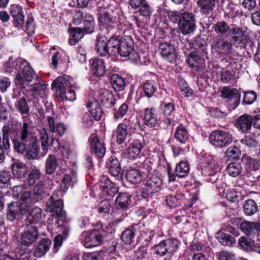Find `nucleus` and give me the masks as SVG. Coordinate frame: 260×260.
I'll list each match as a JSON object with an SVG mask.
<instances>
[{
  "label": "nucleus",
  "instance_id": "obj_37",
  "mask_svg": "<svg viewBox=\"0 0 260 260\" xmlns=\"http://www.w3.org/2000/svg\"><path fill=\"white\" fill-rule=\"evenodd\" d=\"M246 170L248 172L256 171L260 167V160L255 159L249 156L244 158Z\"/></svg>",
  "mask_w": 260,
  "mask_h": 260
},
{
  "label": "nucleus",
  "instance_id": "obj_26",
  "mask_svg": "<svg viewBox=\"0 0 260 260\" xmlns=\"http://www.w3.org/2000/svg\"><path fill=\"white\" fill-rule=\"evenodd\" d=\"M144 123L149 127L155 125L157 122V115L153 108H146L144 114Z\"/></svg>",
  "mask_w": 260,
  "mask_h": 260
},
{
  "label": "nucleus",
  "instance_id": "obj_8",
  "mask_svg": "<svg viewBox=\"0 0 260 260\" xmlns=\"http://www.w3.org/2000/svg\"><path fill=\"white\" fill-rule=\"evenodd\" d=\"M63 202L61 200H56L53 196H51L47 203L46 211L53 213V215L58 217L57 224L58 226H62L66 220V213L62 210Z\"/></svg>",
  "mask_w": 260,
  "mask_h": 260
},
{
  "label": "nucleus",
  "instance_id": "obj_13",
  "mask_svg": "<svg viewBox=\"0 0 260 260\" xmlns=\"http://www.w3.org/2000/svg\"><path fill=\"white\" fill-rule=\"evenodd\" d=\"M162 185V182L159 177L152 176L149 178L145 184L143 193L146 196H149L153 193L159 191Z\"/></svg>",
  "mask_w": 260,
  "mask_h": 260
},
{
  "label": "nucleus",
  "instance_id": "obj_59",
  "mask_svg": "<svg viewBox=\"0 0 260 260\" xmlns=\"http://www.w3.org/2000/svg\"><path fill=\"white\" fill-rule=\"evenodd\" d=\"M41 173L37 169H32L28 175V182L30 185H33L40 178Z\"/></svg>",
  "mask_w": 260,
  "mask_h": 260
},
{
  "label": "nucleus",
  "instance_id": "obj_57",
  "mask_svg": "<svg viewBox=\"0 0 260 260\" xmlns=\"http://www.w3.org/2000/svg\"><path fill=\"white\" fill-rule=\"evenodd\" d=\"M200 61L201 60L200 59L199 60H198L197 55L193 52H191L190 54L186 60L190 68L197 70L200 63Z\"/></svg>",
  "mask_w": 260,
  "mask_h": 260
},
{
  "label": "nucleus",
  "instance_id": "obj_50",
  "mask_svg": "<svg viewBox=\"0 0 260 260\" xmlns=\"http://www.w3.org/2000/svg\"><path fill=\"white\" fill-rule=\"evenodd\" d=\"M70 231L69 228H66L62 235L58 234L54 238V247L55 248H57L61 245L63 240H66L68 238Z\"/></svg>",
  "mask_w": 260,
  "mask_h": 260
},
{
  "label": "nucleus",
  "instance_id": "obj_61",
  "mask_svg": "<svg viewBox=\"0 0 260 260\" xmlns=\"http://www.w3.org/2000/svg\"><path fill=\"white\" fill-rule=\"evenodd\" d=\"M256 99V93L253 91L245 92L243 103L245 104L250 105L252 104Z\"/></svg>",
  "mask_w": 260,
  "mask_h": 260
},
{
  "label": "nucleus",
  "instance_id": "obj_27",
  "mask_svg": "<svg viewBox=\"0 0 260 260\" xmlns=\"http://www.w3.org/2000/svg\"><path fill=\"white\" fill-rule=\"evenodd\" d=\"M217 0H197V5L200 11L204 14H208L215 8Z\"/></svg>",
  "mask_w": 260,
  "mask_h": 260
},
{
  "label": "nucleus",
  "instance_id": "obj_31",
  "mask_svg": "<svg viewBox=\"0 0 260 260\" xmlns=\"http://www.w3.org/2000/svg\"><path fill=\"white\" fill-rule=\"evenodd\" d=\"M174 137L178 142L185 144L189 139V134L186 127L180 124L176 128Z\"/></svg>",
  "mask_w": 260,
  "mask_h": 260
},
{
  "label": "nucleus",
  "instance_id": "obj_33",
  "mask_svg": "<svg viewBox=\"0 0 260 260\" xmlns=\"http://www.w3.org/2000/svg\"><path fill=\"white\" fill-rule=\"evenodd\" d=\"M127 180L133 184L140 183L142 179V174L138 170L131 168L126 172Z\"/></svg>",
  "mask_w": 260,
  "mask_h": 260
},
{
  "label": "nucleus",
  "instance_id": "obj_64",
  "mask_svg": "<svg viewBox=\"0 0 260 260\" xmlns=\"http://www.w3.org/2000/svg\"><path fill=\"white\" fill-rule=\"evenodd\" d=\"M101 258V253L99 251L85 253L82 256L83 260H100Z\"/></svg>",
  "mask_w": 260,
  "mask_h": 260
},
{
  "label": "nucleus",
  "instance_id": "obj_3",
  "mask_svg": "<svg viewBox=\"0 0 260 260\" xmlns=\"http://www.w3.org/2000/svg\"><path fill=\"white\" fill-rule=\"evenodd\" d=\"M5 72L14 73L13 76L18 81H32L41 79L39 76L35 73L29 62L22 58H18L14 60L10 57L8 61L4 66Z\"/></svg>",
  "mask_w": 260,
  "mask_h": 260
},
{
  "label": "nucleus",
  "instance_id": "obj_55",
  "mask_svg": "<svg viewBox=\"0 0 260 260\" xmlns=\"http://www.w3.org/2000/svg\"><path fill=\"white\" fill-rule=\"evenodd\" d=\"M128 108V107L126 104H122L118 110H115L114 119L115 120H118L119 119L122 118L126 113Z\"/></svg>",
  "mask_w": 260,
  "mask_h": 260
},
{
  "label": "nucleus",
  "instance_id": "obj_62",
  "mask_svg": "<svg viewBox=\"0 0 260 260\" xmlns=\"http://www.w3.org/2000/svg\"><path fill=\"white\" fill-rule=\"evenodd\" d=\"M140 7L139 13L140 15L145 17L151 15L152 12V8L146 1Z\"/></svg>",
  "mask_w": 260,
  "mask_h": 260
},
{
  "label": "nucleus",
  "instance_id": "obj_41",
  "mask_svg": "<svg viewBox=\"0 0 260 260\" xmlns=\"http://www.w3.org/2000/svg\"><path fill=\"white\" fill-rule=\"evenodd\" d=\"M243 210L246 215H252L257 212V206L254 201L249 199L244 202Z\"/></svg>",
  "mask_w": 260,
  "mask_h": 260
},
{
  "label": "nucleus",
  "instance_id": "obj_20",
  "mask_svg": "<svg viewBox=\"0 0 260 260\" xmlns=\"http://www.w3.org/2000/svg\"><path fill=\"white\" fill-rule=\"evenodd\" d=\"M143 148L141 142L138 140H134L126 150L125 154L131 159L136 158L140 153Z\"/></svg>",
  "mask_w": 260,
  "mask_h": 260
},
{
  "label": "nucleus",
  "instance_id": "obj_35",
  "mask_svg": "<svg viewBox=\"0 0 260 260\" xmlns=\"http://www.w3.org/2000/svg\"><path fill=\"white\" fill-rule=\"evenodd\" d=\"M107 166L111 174L114 176H118L121 172L119 161L116 157H111Z\"/></svg>",
  "mask_w": 260,
  "mask_h": 260
},
{
  "label": "nucleus",
  "instance_id": "obj_10",
  "mask_svg": "<svg viewBox=\"0 0 260 260\" xmlns=\"http://www.w3.org/2000/svg\"><path fill=\"white\" fill-rule=\"evenodd\" d=\"M24 217H26V216H24ZM25 222L26 229H25L24 231L20 235L19 241L22 245L29 246L35 242L38 238V231L36 226L34 225L37 223L38 222L29 223L27 222L26 218H25Z\"/></svg>",
  "mask_w": 260,
  "mask_h": 260
},
{
  "label": "nucleus",
  "instance_id": "obj_53",
  "mask_svg": "<svg viewBox=\"0 0 260 260\" xmlns=\"http://www.w3.org/2000/svg\"><path fill=\"white\" fill-rule=\"evenodd\" d=\"M46 88L45 84L42 82H37L35 83L31 87L32 94L34 96L42 95Z\"/></svg>",
  "mask_w": 260,
  "mask_h": 260
},
{
  "label": "nucleus",
  "instance_id": "obj_47",
  "mask_svg": "<svg viewBox=\"0 0 260 260\" xmlns=\"http://www.w3.org/2000/svg\"><path fill=\"white\" fill-rule=\"evenodd\" d=\"M11 174L10 172L3 171L0 172V187L8 188L10 187Z\"/></svg>",
  "mask_w": 260,
  "mask_h": 260
},
{
  "label": "nucleus",
  "instance_id": "obj_51",
  "mask_svg": "<svg viewBox=\"0 0 260 260\" xmlns=\"http://www.w3.org/2000/svg\"><path fill=\"white\" fill-rule=\"evenodd\" d=\"M152 249L154 250V253L159 256H163L168 254L164 240L154 245Z\"/></svg>",
  "mask_w": 260,
  "mask_h": 260
},
{
  "label": "nucleus",
  "instance_id": "obj_48",
  "mask_svg": "<svg viewBox=\"0 0 260 260\" xmlns=\"http://www.w3.org/2000/svg\"><path fill=\"white\" fill-rule=\"evenodd\" d=\"M214 31L219 36L226 34L230 30V26L224 21L217 22L213 27Z\"/></svg>",
  "mask_w": 260,
  "mask_h": 260
},
{
  "label": "nucleus",
  "instance_id": "obj_39",
  "mask_svg": "<svg viewBox=\"0 0 260 260\" xmlns=\"http://www.w3.org/2000/svg\"><path fill=\"white\" fill-rule=\"evenodd\" d=\"M72 35L70 39V44L72 45H76L84 36V31L79 27H73L70 30Z\"/></svg>",
  "mask_w": 260,
  "mask_h": 260
},
{
  "label": "nucleus",
  "instance_id": "obj_22",
  "mask_svg": "<svg viewBox=\"0 0 260 260\" xmlns=\"http://www.w3.org/2000/svg\"><path fill=\"white\" fill-rule=\"evenodd\" d=\"M98 92L99 99L103 106L107 108H111L114 105V99L111 92L105 89H100Z\"/></svg>",
  "mask_w": 260,
  "mask_h": 260
},
{
  "label": "nucleus",
  "instance_id": "obj_58",
  "mask_svg": "<svg viewBox=\"0 0 260 260\" xmlns=\"http://www.w3.org/2000/svg\"><path fill=\"white\" fill-rule=\"evenodd\" d=\"M240 92L236 88H231L229 87H224L221 90V96L224 99L228 100L231 97L235 95V93H238Z\"/></svg>",
  "mask_w": 260,
  "mask_h": 260
},
{
  "label": "nucleus",
  "instance_id": "obj_40",
  "mask_svg": "<svg viewBox=\"0 0 260 260\" xmlns=\"http://www.w3.org/2000/svg\"><path fill=\"white\" fill-rule=\"evenodd\" d=\"M83 31L85 34H90L94 31V20L92 16L86 14L83 20Z\"/></svg>",
  "mask_w": 260,
  "mask_h": 260
},
{
  "label": "nucleus",
  "instance_id": "obj_5",
  "mask_svg": "<svg viewBox=\"0 0 260 260\" xmlns=\"http://www.w3.org/2000/svg\"><path fill=\"white\" fill-rule=\"evenodd\" d=\"M46 189L42 181H39L35 186L33 193L30 191L25 192L21 196V204L20 205V213L24 214L29 213L32 207V204L38 202L42 195L45 192Z\"/></svg>",
  "mask_w": 260,
  "mask_h": 260
},
{
  "label": "nucleus",
  "instance_id": "obj_19",
  "mask_svg": "<svg viewBox=\"0 0 260 260\" xmlns=\"http://www.w3.org/2000/svg\"><path fill=\"white\" fill-rule=\"evenodd\" d=\"M139 224H133L123 231L121 236V239L125 244L128 245L133 242L137 232L139 229Z\"/></svg>",
  "mask_w": 260,
  "mask_h": 260
},
{
  "label": "nucleus",
  "instance_id": "obj_17",
  "mask_svg": "<svg viewBox=\"0 0 260 260\" xmlns=\"http://www.w3.org/2000/svg\"><path fill=\"white\" fill-rule=\"evenodd\" d=\"M159 50L161 55L171 63L175 61L176 55L174 47L170 43L164 42L159 45Z\"/></svg>",
  "mask_w": 260,
  "mask_h": 260
},
{
  "label": "nucleus",
  "instance_id": "obj_4",
  "mask_svg": "<svg viewBox=\"0 0 260 260\" xmlns=\"http://www.w3.org/2000/svg\"><path fill=\"white\" fill-rule=\"evenodd\" d=\"M170 20L178 23L180 32L183 35L192 32L196 28L195 16L188 12L171 11L168 14Z\"/></svg>",
  "mask_w": 260,
  "mask_h": 260
},
{
  "label": "nucleus",
  "instance_id": "obj_38",
  "mask_svg": "<svg viewBox=\"0 0 260 260\" xmlns=\"http://www.w3.org/2000/svg\"><path fill=\"white\" fill-rule=\"evenodd\" d=\"M130 203L131 197L126 193H120L116 199V203L124 210L128 208Z\"/></svg>",
  "mask_w": 260,
  "mask_h": 260
},
{
  "label": "nucleus",
  "instance_id": "obj_18",
  "mask_svg": "<svg viewBox=\"0 0 260 260\" xmlns=\"http://www.w3.org/2000/svg\"><path fill=\"white\" fill-rule=\"evenodd\" d=\"M252 116L244 114L236 121L235 126L242 132L248 133L252 126Z\"/></svg>",
  "mask_w": 260,
  "mask_h": 260
},
{
  "label": "nucleus",
  "instance_id": "obj_49",
  "mask_svg": "<svg viewBox=\"0 0 260 260\" xmlns=\"http://www.w3.org/2000/svg\"><path fill=\"white\" fill-rule=\"evenodd\" d=\"M40 138L41 141V147L43 150L46 153L48 150L49 137L46 128L42 129L40 132Z\"/></svg>",
  "mask_w": 260,
  "mask_h": 260
},
{
  "label": "nucleus",
  "instance_id": "obj_24",
  "mask_svg": "<svg viewBox=\"0 0 260 260\" xmlns=\"http://www.w3.org/2000/svg\"><path fill=\"white\" fill-rule=\"evenodd\" d=\"M87 107L93 118L95 120H99L102 116V111L99 102L94 98H92L87 103Z\"/></svg>",
  "mask_w": 260,
  "mask_h": 260
},
{
  "label": "nucleus",
  "instance_id": "obj_15",
  "mask_svg": "<svg viewBox=\"0 0 260 260\" xmlns=\"http://www.w3.org/2000/svg\"><path fill=\"white\" fill-rule=\"evenodd\" d=\"M202 167L209 175H212L220 171L221 168V162L217 157L211 158L206 160L203 164Z\"/></svg>",
  "mask_w": 260,
  "mask_h": 260
},
{
  "label": "nucleus",
  "instance_id": "obj_23",
  "mask_svg": "<svg viewBox=\"0 0 260 260\" xmlns=\"http://www.w3.org/2000/svg\"><path fill=\"white\" fill-rule=\"evenodd\" d=\"M47 121L50 132L58 136H62L64 134L66 127L63 123L59 122L55 124L54 119L51 116L48 117Z\"/></svg>",
  "mask_w": 260,
  "mask_h": 260
},
{
  "label": "nucleus",
  "instance_id": "obj_54",
  "mask_svg": "<svg viewBox=\"0 0 260 260\" xmlns=\"http://www.w3.org/2000/svg\"><path fill=\"white\" fill-rule=\"evenodd\" d=\"M241 92L235 93V95L231 97L230 99L226 101L228 106L231 110H234L238 107L240 102Z\"/></svg>",
  "mask_w": 260,
  "mask_h": 260
},
{
  "label": "nucleus",
  "instance_id": "obj_56",
  "mask_svg": "<svg viewBox=\"0 0 260 260\" xmlns=\"http://www.w3.org/2000/svg\"><path fill=\"white\" fill-rule=\"evenodd\" d=\"M217 47L221 50H224L225 52L230 53L233 48L232 44L227 41L223 40H220L216 43Z\"/></svg>",
  "mask_w": 260,
  "mask_h": 260
},
{
  "label": "nucleus",
  "instance_id": "obj_42",
  "mask_svg": "<svg viewBox=\"0 0 260 260\" xmlns=\"http://www.w3.org/2000/svg\"><path fill=\"white\" fill-rule=\"evenodd\" d=\"M166 246L167 248L168 254L172 255L178 249L180 245V242L175 238L164 240Z\"/></svg>",
  "mask_w": 260,
  "mask_h": 260
},
{
  "label": "nucleus",
  "instance_id": "obj_46",
  "mask_svg": "<svg viewBox=\"0 0 260 260\" xmlns=\"http://www.w3.org/2000/svg\"><path fill=\"white\" fill-rule=\"evenodd\" d=\"M189 170V167L187 162L182 161L176 166L175 173L177 176L182 178L188 174Z\"/></svg>",
  "mask_w": 260,
  "mask_h": 260
},
{
  "label": "nucleus",
  "instance_id": "obj_60",
  "mask_svg": "<svg viewBox=\"0 0 260 260\" xmlns=\"http://www.w3.org/2000/svg\"><path fill=\"white\" fill-rule=\"evenodd\" d=\"M161 107L166 116H170L175 110V106L172 103L161 102Z\"/></svg>",
  "mask_w": 260,
  "mask_h": 260
},
{
  "label": "nucleus",
  "instance_id": "obj_44",
  "mask_svg": "<svg viewBox=\"0 0 260 260\" xmlns=\"http://www.w3.org/2000/svg\"><path fill=\"white\" fill-rule=\"evenodd\" d=\"M242 170L241 164L238 162L230 163L226 167L228 173L233 177L238 176L241 173Z\"/></svg>",
  "mask_w": 260,
  "mask_h": 260
},
{
  "label": "nucleus",
  "instance_id": "obj_29",
  "mask_svg": "<svg viewBox=\"0 0 260 260\" xmlns=\"http://www.w3.org/2000/svg\"><path fill=\"white\" fill-rule=\"evenodd\" d=\"M51 244L50 240L47 239H42L36 248L34 254L35 256L40 257L44 255L49 249Z\"/></svg>",
  "mask_w": 260,
  "mask_h": 260
},
{
  "label": "nucleus",
  "instance_id": "obj_21",
  "mask_svg": "<svg viewBox=\"0 0 260 260\" xmlns=\"http://www.w3.org/2000/svg\"><path fill=\"white\" fill-rule=\"evenodd\" d=\"M10 13L14 19V24L19 27L24 22V15L22 8L18 5H11Z\"/></svg>",
  "mask_w": 260,
  "mask_h": 260
},
{
  "label": "nucleus",
  "instance_id": "obj_9",
  "mask_svg": "<svg viewBox=\"0 0 260 260\" xmlns=\"http://www.w3.org/2000/svg\"><path fill=\"white\" fill-rule=\"evenodd\" d=\"M51 86L60 98H65L70 101L76 99V87L70 85V82H52Z\"/></svg>",
  "mask_w": 260,
  "mask_h": 260
},
{
  "label": "nucleus",
  "instance_id": "obj_63",
  "mask_svg": "<svg viewBox=\"0 0 260 260\" xmlns=\"http://www.w3.org/2000/svg\"><path fill=\"white\" fill-rule=\"evenodd\" d=\"M232 35H233V39L235 42L240 41L241 42L243 39V32L240 30L238 27H233L231 28H230V30Z\"/></svg>",
  "mask_w": 260,
  "mask_h": 260
},
{
  "label": "nucleus",
  "instance_id": "obj_36",
  "mask_svg": "<svg viewBox=\"0 0 260 260\" xmlns=\"http://www.w3.org/2000/svg\"><path fill=\"white\" fill-rule=\"evenodd\" d=\"M240 229L247 235L255 234L259 230L257 223L253 222H244L240 224Z\"/></svg>",
  "mask_w": 260,
  "mask_h": 260
},
{
  "label": "nucleus",
  "instance_id": "obj_28",
  "mask_svg": "<svg viewBox=\"0 0 260 260\" xmlns=\"http://www.w3.org/2000/svg\"><path fill=\"white\" fill-rule=\"evenodd\" d=\"M99 21L102 25L106 27H111L112 25L115 23V20L110 16L105 9L101 8L100 9Z\"/></svg>",
  "mask_w": 260,
  "mask_h": 260
},
{
  "label": "nucleus",
  "instance_id": "obj_6",
  "mask_svg": "<svg viewBox=\"0 0 260 260\" xmlns=\"http://www.w3.org/2000/svg\"><path fill=\"white\" fill-rule=\"evenodd\" d=\"M118 54L121 56L127 57L131 62L135 64L143 63L139 54L134 50V43L129 36L125 37L120 42Z\"/></svg>",
  "mask_w": 260,
  "mask_h": 260
},
{
  "label": "nucleus",
  "instance_id": "obj_45",
  "mask_svg": "<svg viewBox=\"0 0 260 260\" xmlns=\"http://www.w3.org/2000/svg\"><path fill=\"white\" fill-rule=\"evenodd\" d=\"M96 51L100 55L109 54L107 42L104 38H100L98 39L96 42Z\"/></svg>",
  "mask_w": 260,
  "mask_h": 260
},
{
  "label": "nucleus",
  "instance_id": "obj_12",
  "mask_svg": "<svg viewBox=\"0 0 260 260\" xmlns=\"http://www.w3.org/2000/svg\"><path fill=\"white\" fill-rule=\"evenodd\" d=\"M132 122L130 119H125L124 122L119 123L115 131L116 142L118 144L121 145L124 143L129 129L132 127Z\"/></svg>",
  "mask_w": 260,
  "mask_h": 260
},
{
  "label": "nucleus",
  "instance_id": "obj_7",
  "mask_svg": "<svg viewBox=\"0 0 260 260\" xmlns=\"http://www.w3.org/2000/svg\"><path fill=\"white\" fill-rule=\"evenodd\" d=\"M209 139L212 145L218 148H223L231 144L233 140V137L229 132L217 130L211 133Z\"/></svg>",
  "mask_w": 260,
  "mask_h": 260
},
{
  "label": "nucleus",
  "instance_id": "obj_30",
  "mask_svg": "<svg viewBox=\"0 0 260 260\" xmlns=\"http://www.w3.org/2000/svg\"><path fill=\"white\" fill-rule=\"evenodd\" d=\"M58 166L56 156L54 154H49L45 161V171L46 174L51 175L53 174Z\"/></svg>",
  "mask_w": 260,
  "mask_h": 260
},
{
  "label": "nucleus",
  "instance_id": "obj_11",
  "mask_svg": "<svg viewBox=\"0 0 260 260\" xmlns=\"http://www.w3.org/2000/svg\"><path fill=\"white\" fill-rule=\"evenodd\" d=\"M80 240L86 248H91L100 245L102 237L99 231H84L81 235Z\"/></svg>",
  "mask_w": 260,
  "mask_h": 260
},
{
  "label": "nucleus",
  "instance_id": "obj_14",
  "mask_svg": "<svg viewBox=\"0 0 260 260\" xmlns=\"http://www.w3.org/2000/svg\"><path fill=\"white\" fill-rule=\"evenodd\" d=\"M89 142L91 152L100 158L103 157L106 152V147L103 141L97 136L92 135L89 139Z\"/></svg>",
  "mask_w": 260,
  "mask_h": 260
},
{
  "label": "nucleus",
  "instance_id": "obj_2",
  "mask_svg": "<svg viewBox=\"0 0 260 260\" xmlns=\"http://www.w3.org/2000/svg\"><path fill=\"white\" fill-rule=\"evenodd\" d=\"M13 196L20 197L19 202H12L7 205L6 209V218L12 222L15 219L22 220L24 216H26V221L29 223L40 221L42 219V210L38 206H34L29 213L22 214L20 213V205L21 204V196L23 193L29 192L25 190L23 185H17L13 187Z\"/></svg>",
  "mask_w": 260,
  "mask_h": 260
},
{
  "label": "nucleus",
  "instance_id": "obj_32",
  "mask_svg": "<svg viewBox=\"0 0 260 260\" xmlns=\"http://www.w3.org/2000/svg\"><path fill=\"white\" fill-rule=\"evenodd\" d=\"M216 238L223 245L230 246L235 243V239L230 234L220 230L216 234Z\"/></svg>",
  "mask_w": 260,
  "mask_h": 260
},
{
  "label": "nucleus",
  "instance_id": "obj_1",
  "mask_svg": "<svg viewBox=\"0 0 260 260\" xmlns=\"http://www.w3.org/2000/svg\"><path fill=\"white\" fill-rule=\"evenodd\" d=\"M23 118V122L18 131V138L13 141L14 150L18 153H25L28 159H35L40 149L39 141L32 131L31 121Z\"/></svg>",
  "mask_w": 260,
  "mask_h": 260
},
{
  "label": "nucleus",
  "instance_id": "obj_52",
  "mask_svg": "<svg viewBox=\"0 0 260 260\" xmlns=\"http://www.w3.org/2000/svg\"><path fill=\"white\" fill-rule=\"evenodd\" d=\"M225 155L229 158L237 159L241 155V151L235 146L229 147L225 152Z\"/></svg>",
  "mask_w": 260,
  "mask_h": 260
},
{
  "label": "nucleus",
  "instance_id": "obj_25",
  "mask_svg": "<svg viewBox=\"0 0 260 260\" xmlns=\"http://www.w3.org/2000/svg\"><path fill=\"white\" fill-rule=\"evenodd\" d=\"M91 67L93 74L96 77H101L104 74L106 67L103 59L95 58L91 60Z\"/></svg>",
  "mask_w": 260,
  "mask_h": 260
},
{
  "label": "nucleus",
  "instance_id": "obj_16",
  "mask_svg": "<svg viewBox=\"0 0 260 260\" xmlns=\"http://www.w3.org/2000/svg\"><path fill=\"white\" fill-rule=\"evenodd\" d=\"M100 188L104 196L112 197L118 191L117 186L106 177L102 178Z\"/></svg>",
  "mask_w": 260,
  "mask_h": 260
},
{
  "label": "nucleus",
  "instance_id": "obj_43",
  "mask_svg": "<svg viewBox=\"0 0 260 260\" xmlns=\"http://www.w3.org/2000/svg\"><path fill=\"white\" fill-rule=\"evenodd\" d=\"M120 44V41L115 38L111 37L109 39L107 42V45L110 55H115L118 53Z\"/></svg>",
  "mask_w": 260,
  "mask_h": 260
},
{
  "label": "nucleus",
  "instance_id": "obj_34",
  "mask_svg": "<svg viewBox=\"0 0 260 260\" xmlns=\"http://www.w3.org/2000/svg\"><path fill=\"white\" fill-rule=\"evenodd\" d=\"M12 171L15 176L18 178H23L26 176L27 169L24 164L17 162L12 165Z\"/></svg>",
  "mask_w": 260,
  "mask_h": 260
}]
</instances>
